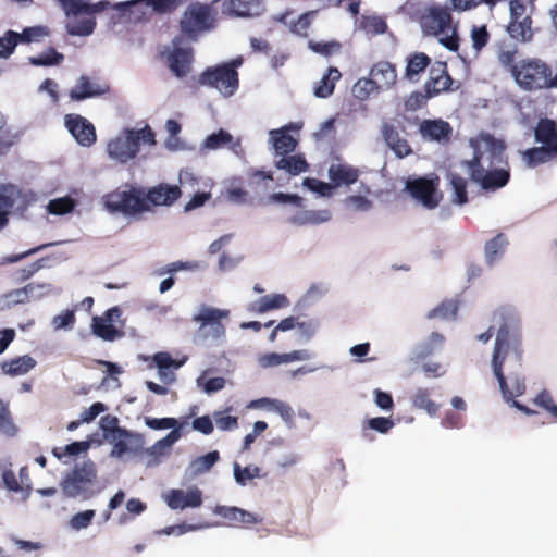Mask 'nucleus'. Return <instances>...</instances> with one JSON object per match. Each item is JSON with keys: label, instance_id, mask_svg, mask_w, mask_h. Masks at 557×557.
Segmentation results:
<instances>
[{"label": "nucleus", "instance_id": "c9c22d12", "mask_svg": "<svg viewBox=\"0 0 557 557\" xmlns=\"http://www.w3.org/2000/svg\"><path fill=\"white\" fill-rule=\"evenodd\" d=\"M508 246V239L504 234H497L487 240L484 246V258L487 265H495L504 256Z\"/></svg>", "mask_w": 557, "mask_h": 557}, {"label": "nucleus", "instance_id": "052dcab7", "mask_svg": "<svg viewBox=\"0 0 557 557\" xmlns=\"http://www.w3.org/2000/svg\"><path fill=\"white\" fill-rule=\"evenodd\" d=\"M145 424L152 430H180L182 432L183 424H180L175 418H145Z\"/></svg>", "mask_w": 557, "mask_h": 557}, {"label": "nucleus", "instance_id": "9d476101", "mask_svg": "<svg viewBox=\"0 0 557 557\" xmlns=\"http://www.w3.org/2000/svg\"><path fill=\"white\" fill-rule=\"evenodd\" d=\"M511 72L517 84L525 90L552 88V70L539 59L522 60Z\"/></svg>", "mask_w": 557, "mask_h": 557}, {"label": "nucleus", "instance_id": "1a4fd4ad", "mask_svg": "<svg viewBox=\"0 0 557 557\" xmlns=\"http://www.w3.org/2000/svg\"><path fill=\"white\" fill-rule=\"evenodd\" d=\"M231 311L208 305H201L194 315V321L199 323L198 336L205 343L220 345L226 337V327L223 321L230 319Z\"/></svg>", "mask_w": 557, "mask_h": 557}, {"label": "nucleus", "instance_id": "79ce46f5", "mask_svg": "<svg viewBox=\"0 0 557 557\" xmlns=\"http://www.w3.org/2000/svg\"><path fill=\"white\" fill-rule=\"evenodd\" d=\"M556 159L557 157L543 146L530 148L522 152V160L529 168H535Z\"/></svg>", "mask_w": 557, "mask_h": 557}, {"label": "nucleus", "instance_id": "a18cd8bd", "mask_svg": "<svg viewBox=\"0 0 557 557\" xmlns=\"http://www.w3.org/2000/svg\"><path fill=\"white\" fill-rule=\"evenodd\" d=\"M532 21L531 16H523V18L511 20L508 25L509 35L521 41H528L532 38Z\"/></svg>", "mask_w": 557, "mask_h": 557}, {"label": "nucleus", "instance_id": "7c9ffc66", "mask_svg": "<svg viewBox=\"0 0 557 557\" xmlns=\"http://www.w3.org/2000/svg\"><path fill=\"white\" fill-rule=\"evenodd\" d=\"M290 302L285 294H269L252 301L248 306V310L253 313H264L271 310L289 307Z\"/></svg>", "mask_w": 557, "mask_h": 557}, {"label": "nucleus", "instance_id": "58836bf2", "mask_svg": "<svg viewBox=\"0 0 557 557\" xmlns=\"http://www.w3.org/2000/svg\"><path fill=\"white\" fill-rule=\"evenodd\" d=\"M430 63V58L422 52H416L408 57L405 78L410 82H418L420 74L424 72Z\"/></svg>", "mask_w": 557, "mask_h": 557}, {"label": "nucleus", "instance_id": "4d7b16f0", "mask_svg": "<svg viewBox=\"0 0 557 557\" xmlns=\"http://www.w3.org/2000/svg\"><path fill=\"white\" fill-rule=\"evenodd\" d=\"M90 447V443L88 441L74 442L64 447H57L52 450V454L59 460L63 459L66 456H76L82 453H86Z\"/></svg>", "mask_w": 557, "mask_h": 557}, {"label": "nucleus", "instance_id": "8fccbe9b", "mask_svg": "<svg viewBox=\"0 0 557 557\" xmlns=\"http://www.w3.org/2000/svg\"><path fill=\"white\" fill-rule=\"evenodd\" d=\"M1 478L8 491L20 493L22 495L23 502L28 499V486L26 488L23 487L18 481V478L10 468L2 469Z\"/></svg>", "mask_w": 557, "mask_h": 557}, {"label": "nucleus", "instance_id": "2f4dec72", "mask_svg": "<svg viewBox=\"0 0 557 557\" xmlns=\"http://www.w3.org/2000/svg\"><path fill=\"white\" fill-rule=\"evenodd\" d=\"M107 90V86L92 83L87 76H81L75 86L71 89L70 97L73 100H83L103 95Z\"/></svg>", "mask_w": 557, "mask_h": 557}, {"label": "nucleus", "instance_id": "a19ab883", "mask_svg": "<svg viewBox=\"0 0 557 557\" xmlns=\"http://www.w3.org/2000/svg\"><path fill=\"white\" fill-rule=\"evenodd\" d=\"M342 74L337 67H330L327 72L314 86V95L318 98L330 97L335 88V84L341 79Z\"/></svg>", "mask_w": 557, "mask_h": 557}, {"label": "nucleus", "instance_id": "3c124183", "mask_svg": "<svg viewBox=\"0 0 557 557\" xmlns=\"http://www.w3.org/2000/svg\"><path fill=\"white\" fill-rule=\"evenodd\" d=\"M208 371H203L196 380V385L203 393L211 395L213 393L220 392L225 387L226 380L222 376L212 377L206 380Z\"/></svg>", "mask_w": 557, "mask_h": 557}, {"label": "nucleus", "instance_id": "6e6d98bb", "mask_svg": "<svg viewBox=\"0 0 557 557\" xmlns=\"http://www.w3.org/2000/svg\"><path fill=\"white\" fill-rule=\"evenodd\" d=\"M230 408L225 410H216L212 413L215 425L221 431H233L238 428V419L228 414Z\"/></svg>", "mask_w": 557, "mask_h": 557}, {"label": "nucleus", "instance_id": "9b49d317", "mask_svg": "<svg viewBox=\"0 0 557 557\" xmlns=\"http://www.w3.org/2000/svg\"><path fill=\"white\" fill-rule=\"evenodd\" d=\"M104 206L112 213H121L125 216H134L149 211L150 207L145 199V194L137 188L115 190L104 197Z\"/></svg>", "mask_w": 557, "mask_h": 557}, {"label": "nucleus", "instance_id": "f3484780", "mask_svg": "<svg viewBox=\"0 0 557 557\" xmlns=\"http://www.w3.org/2000/svg\"><path fill=\"white\" fill-rule=\"evenodd\" d=\"M172 45L173 49L166 58L169 66L177 77H183L190 70L191 48L185 45L181 38H175Z\"/></svg>", "mask_w": 557, "mask_h": 557}, {"label": "nucleus", "instance_id": "2eb2a0df", "mask_svg": "<svg viewBox=\"0 0 557 557\" xmlns=\"http://www.w3.org/2000/svg\"><path fill=\"white\" fill-rule=\"evenodd\" d=\"M406 189L417 202L426 209H433L440 202L441 194L434 180L424 177L408 180Z\"/></svg>", "mask_w": 557, "mask_h": 557}, {"label": "nucleus", "instance_id": "f257e3e1", "mask_svg": "<svg viewBox=\"0 0 557 557\" xmlns=\"http://www.w3.org/2000/svg\"><path fill=\"white\" fill-rule=\"evenodd\" d=\"M497 314L503 323L496 334L492 354L493 374L498 382L504 401L525 414H532L531 409L516 400L527 389L524 376L519 371L522 359L520 317L510 307L500 308Z\"/></svg>", "mask_w": 557, "mask_h": 557}, {"label": "nucleus", "instance_id": "0e129e2a", "mask_svg": "<svg viewBox=\"0 0 557 557\" xmlns=\"http://www.w3.org/2000/svg\"><path fill=\"white\" fill-rule=\"evenodd\" d=\"M395 423L391 418L386 417H375L368 419L363 424V432L367 429L376 431L381 434H387L393 428Z\"/></svg>", "mask_w": 557, "mask_h": 557}, {"label": "nucleus", "instance_id": "a878e982", "mask_svg": "<svg viewBox=\"0 0 557 557\" xmlns=\"http://www.w3.org/2000/svg\"><path fill=\"white\" fill-rule=\"evenodd\" d=\"M181 196V189L176 185L159 184L145 195L147 203L154 206H171Z\"/></svg>", "mask_w": 557, "mask_h": 557}, {"label": "nucleus", "instance_id": "473e14b6", "mask_svg": "<svg viewBox=\"0 0 557 557\" xmlns=\"http://www.w3.org/2000/svg\"><path fill=\"white\" fill-rule=\"evenodd\" d=\"M36 360L29 355H23L1 363L3 374L9 376H21L27 374L36 367Z\"/></svg>", "mask_w": 557, "mask_h": 557}, {"label": "nucleus", "instance_id": "f8f14e48", "mask_svg": "<svg viewBox=\"0 0 557 557\" xmlns=\"http://www.w3.org/2000/svg\"><path fill=\"white\" fill-rule=\"evenodd\" d=\"M180 26L185 36L196 39L199 35L214 28L215 15L210 5L195 2L184 11Z\"/></svg>", "mask_w": 557, "mask_h": 557}, {"label": "nucleus", "instance_id": "5fc2aeb1", "mask_svg": "<svg viewBox=\"0 0 557 557\" xmlns=\"http://www.w3.org/2000/svg\"><path fill=\"white\" fill-rule=\"evenodd\" d=\"M64 57L62 53H59L53 48H49L44 51L39 55L29 57V63L36 66H51L60 64L63 61Z\"/></svg>", "mask_w": 557, "mask_h": 557}, {"label": "nucleus", "instance_id": "aec40b11", "mask_svg": "<svg viewBox=\"0 0 557 557\" xmlns=\"http://www.w3.org/2000/svg\"><path fill=\"white\" fill-rule=\"evenodd\" d=\"M248 409H265L268 411L275 412L281 417L288 429L295 428V412L290 405L287 403L276 399L262 397L251 400L247 405Z\"/></svg>", "mask_w": 557, "mask_h": 557}, {"label": "nucleus", "instance_id": "423d86ee", "mask_svg": "<svg viewBox=\"0 0 557 557\" xmlns=\"http://www.w3.org/2000/svg\"><path fill=\"white\" fill-rule=\"evenodd\" d=\"M421 27L426 35L438 38L440 44L450 51L458 50L456 25L447 8L433 5L421 16Z\"/></svg>", "mask_w": 557, "mask_h": 557}, {"label": "nucleus", "instance_id": "c03bdc74", "mask_svg": "<svg viewBox=\"0 0 557 557\" xmlns=\"http://www.w3.org/2000/svg\"><path fill=\"white\" fill-rule=\"evenodd\" d=\"M275 166L290 175H299L308 170V163L300 154L283 156L275 162Z\"/></svg>", "mask_w": 557, "mask_h": 557}, {"label": "nucleus", "instance_id": "5701e85b", "mask_svg": "<svg viewBox=\"0 0 557 557\" xmlns=\"http://www.w3.org/2000/svg\"><path fill=\"white\" fill-rule=\"evenodd\" d=\"M182 437L180 430H172L166 436L157 441L151 447L146 449V455L150 458L147 462L148 467L158 466L161 458L168 456L173 445Z\"/></svg>", "mask_w": 557, "mask_h": 557}, {"label": "nucleus", "instance_id": "13d9d810", "mask_svg": "<svg viewBox=\"0 0 557 557\" xmlns=\"http://www.w3.org/2000/svg\"><path fill=\"white\" fill-rule=\"evenodd\" d=\"M360 28L368 35H380L386 32L387 25L382 17L362 16L360 18Z\"/></svg>", "mask_w": 557, "mask_h": 557}, {"label": "nucleus", "instance_id": "338daca9", "mask_svg": "<svg viewBox=\"0 0 557 557\" xmlns=\"http://www.w3.org/2000/svg\"><path fill=\"white\" fill-rule=\"evenodd\" d=\"M29 299L24 287L13 289L0 297V309H5L17 304H24Z\"/></svg>", "mask_w": 557, "mask_h": 557}, {"label": "nucleus", "instance_id": "6ab92c4d", "mask_svg": "<svg viewBox=\"0 0 557 557\" xmlns=\"http://www.w3.org/2000/svg\"><path fill=\"white\" fill-rule=\"evenodd\" d=\"M300 125L289 123L278 129L269 132V143L277 156H286L296 149L297 140L289 134V132H298Z\"/></svg>", "mask_w": 557, "mask_h": 557}, {"label": "nucleus", "instance_id": "4c0bfd02", "mask_svg": "<svg viewBox=\"0 0 557 557\" xmlns=\"http://www.w3.org/2000/svg\"><path fill=\"white\" fill-rule=\"evenodd\" d=\"M219 459H220V454L218 450L210 451L203 456L193 459L189 462V465L186 469V472L191 478L199 476V475L210 471L211 468L219 461Z\"/></svg>", "mask_w": 557, "mask_h": 557}, {"label": "nucleus", "instance_id": "e2e57ef3", "mask_svg": "<svg viewBox=\"0 0 557 557\" xmlns=\"http://www.w3.org/2000/svg\"><path fill=\"white\" fill-rule=\"evenodd\" d=\"M18 44V33L8 30L0 37V59L9 58Z\"/></svg>", "mask_w": 557, "mask_h": 557}, {"label": "nucleus", "instance_id": "39448f33", "mask_svg": "<svg viewBox=\"0 0 557 557\" xmlns=\"http://www.w3.org/2000/svg\"><path fill=\"white\" fill-rule=\"evenodd\" d=\"M103 438L112 446L110 456L122 459L126 454H138L145 444L144 436L139 433L120 428L115 416H103L99 421Z\"/></svg>", "mask_w": 557, "mask_h": 557}, {"label": "nucleus", "instance_id": "680f3d73", "mask_svg": "<svg viewBox=\"0 0 557 557\" xmlns=\"http://www.w3.org/2000/svg\"><path fill=\"white\" fill-rule=\"evenodd\" d=\"M458 306L455 300L443 301L436 308L429 312V318H438L443 320L453 319L456 317Z\"/></svg>", "mask_w": 557, "mask_h": 557}, {"label": "nucleus", "instance_id": "4468645a", "mask_svg": "<svg viewBox=\"0 0 557 557\" xmlns=\"http://www.w3.org/2000/svg\"><path fill=\"white\" fill-rule=\"evenodd\" d=\"M200 82L215 88L225 98L233 96L239 86L237 71L223 64L205 71Z\"/></svg>", "mask_w": 557, "mask_h": 557}, {"label": "nucleus", "instance_id": "20e7f679", "mask_svg": "<svg viewBox=\"0 0 557 557\" xmlns=\"http://www.w3.org/2000/svg\"><path fill=\"white\" fill-rule=\"evenodd\" d=\"M156 143V134L149 125L141 128L125 127L108 140L106 151L110 160L126 164L138 156L141 147L150 148Z\"/></svg>", "mask_w": 557, "mask_h": 557}, {"label": "nucleus", "instance_id": "774afa93", "mask_svg": "<svg viewBox=\"0 0 557 557\" xmlns=\"http://www.w3.org/2000/svg\"><path fill=\"white\" fill-rule=\"evenodd\" d=\"M75 313L73 310H64L53 317L51 324L54 331L71 330L75 323Z\"/></svg>", "mask_w": 557, "mask_h": 557}, {"label": "nucleus", "instance_id": "69168bd1", "mask_svg": "<svg viewBox=\"0 0 557 557\" xmlns=\"http://www.w3.org/2000/svg\"><path fill=\"white\" fill-rule=\"evenodd\" d=\"M95 516H96V511L92 509L81 511L78 513H75L70 519L69 524L72 530L81 531V530L87 529L90 525Z\"/></svg>", "mask_w": 557, "mask_h": 557}, {"label": "nucleus", "instance_id": "ddd939ff", "mask_svg": "<svg viewBox=\"0 0 557 557\" xmlns=\"http://www.w3.org/2000/svg\"><path fill=\"white\" fill-rule=\"evenodd\" d=\"M125 323L122 320V310L114 306L101 315H95L91 319L90 329L95 336L104 342H114L124 337L123 331Z\"/></svg>", "mask_w": 557, "mask_h": 557}, {"label": "nucleus", "instance_id": "dca6fc26", "mask_svg": "<svg viewBox=\"0 0 557 557\" xmlns=\"http://www.w3.org/2000/svg\"><path fill=\"white\" fill-rule=\"evenodd\" d=\"M163 500L172 510L198 508L202 505V492L196 487L187 490L172 488L162 495Z\"/></svg>", "mask_w": 557, "mask_h": 557}, {"label": "nucleus", "instance_id": "412c9836", "mask_svg": "<svg viewBox=\"0 0 557 557\" xmlns=\"http://www.w3.org/2000/svg\"><path fill=\"white\" fill-rule=\"evenodd\" d=\"M214 513L228 521L232 527H242L260 523L262 518L253 512L247 511L236 506H216Z\"/></svg>", "mask_w": 557, "mask_h": 557}, {"label": "nucleus", "instance_id": "bb28decb", "mask_svg": "<svg viewBox=\"0 0 557 557\" xmlns=\"http://www.w3.org/2000/svg\"><path fill=\"white\" fill-rule=\"evenodd\" d=\"M370 76L376 85L380 92L391 89L397 81L395 66L389 62H377L370 70Z\"/></svg>", "mask_w": 557, "mask_h": 557}, {"label": "nucleus", "instance_id": "de8ad7c7", "mask_svg": "<svg viewBox=\"0 0 557 557\" xmlns=\"http://www.w3.org/2000/svg\"><path fill=\"white\" fill-rule=\"evenodd\" d=\"M233 475L238 485L245 486L249 481L261 476V469L253 465H248L243 468L235 461L233 462Z\"/></svg>", "mask_w": 557, "mask_h": 557}, {"label": "nucleus", "instance_id": "7ed1b4c3", "mask_svg": "<svg viewBox=\"0 0 557 557\" xmlns=\"http://www.w3.org/2000/svg\"><path fill=\"white\" fill-rule=\"evenodd\" d=\"M186 0H129L117 2L112 8L119 12H126L133 8L145 5L153 11L165 13L176 9ZM66 17V30L72 36H89L94 33L96 21L94 15L111 7L107 0L91 3L90 0H58Z\"/></svg>", "mask_w": 557, "mask_h": 557}, {"label": "nucleus", "instance_id": "49530a36", "mask_svg": "<svg viewBox=\"0 0 557 557\" xmlns=\"http://www.w3.org/2000/svg\"><path fill=\"white\" fill-rule=\"evenodd\" d=\"M76 205L77 203H76L75 199H73L70 196H64V197L51 199L46 205V210L49 214H52V215H65V214L73 212Z\"/></svg>", "mask_w": 557, "mask_h": 557}, {"label": "nucleus", "instance_id": "4be33fe9", "mask_svg": "<svg viewBox=\"0 0 557 557\" xmlns=\"http://www.w3.org/2000/svg\"><path fill=\"white\" fill-rule=\"evenodd\" d=\"M156 367L158 368V377L164 385H172L176 382L175 371L178 370L186 361L174 360L169 352L160 351L152 357Z\"/></svg>", "mask_w": 557, "mask_h": 557}, {"label": "nucleus", "instance_id": "6e6552de", "mask_svg": "<svg viewBox=\"0 0 557 557\" xmlns=\"http://www.w3.org/2000/svg\"><path fill=\"white\" fill-rule=\"evenodd\" d=\"M61 487L64 495L71 498L89 499L95 496L99 492L95 463L88 460L82 465H76L63 478Z\"/></svg>", "mask_w": 557, "mask_h": 557}, {"label": "nucleus", "instance_id": "cd10ccee", "mask_svg": "<svg viewBox=\"0 0 557 557\" xmlns=\"http://www.w3.org/2000/svg\"><path fill=\"white\" fill-rule=\"evenodd\" d=\"M202 149L206 150H218L222 148H228L235 154H239L242 151L240 140L234 139V137L224 129H220L216 133H212L202 143Z\"/></svg>", "mask_w": 557, "mask_h": 557}, {"label": "nucleus", "instance_id": "b1692460", "mask_svg": "<svg viewBox=\"0 0 557 557\" xmlns=\"http://www.w3.org/2000/svg\"><path fill=\"white\" fill-rule=\"evenodd\" d=\"M263 12L260 0H228L223 2V13L236 17L258 16Z\"/></svg>", "mask_w": 557, "mask_h": 557}, {"label": "nucleus", "instance_id": "c85d7f7f", "mask_svg": "<svg viewBox=\"0 0 557 557\" xmlns=\"http://www.w3.org/2000/svg\"><path fill=\"white\" fill-rule=\"evenodd\" d=\"M535 140L557 157V124L553 120L543 119L537 123Z\"/></svg>", "mask_w": 557, "mask_h": 557}, {"label": "nucleus", "instance_id": "f03ea898", "mask_svg": "<svg viewBox=\"0 0 557 557\" xmlns=\"http://www.w3.org/2000/svg\"><path fill=\"white\" fill-rule=\"evenodd\" d=\"M473 151L471 160L462 162L470 178L482 189L495 191L507 185L510 170L505 154V144L487 133L469 139Z\"/></svg>", "mask_w": 557, "mask_h": 557}, {"label": "nucleus", "instance_id": "37998d69", "mask_svg": "<svg viewBox=\"0 0 557 557\" xmlns=\"http://www.w3.org/2000/svg\"><path fill=\"white\" fill-rule=\"evenodd\" d=\"M412 405L417 409L425 410L430 417H435L440 405L431 399V393L428 388L418 387L412 394Z\"/></svg>", "mask_w": 557, "mask_h": 557}, {"label": "nucleus", "instance_id": "09e8293b", "mask_svg": "<svg viewBox=\"0 0 557 557\" xmlns=\"http://www.w3.org/2000/svg\"><path fill=\"white\" fill-rule=\"evenodd\" d=\"M380 92L372 78H359L352 86V95L358 100H367Z\"/></svg>", "mask_w": 557, "mask_h": 557}, {"label": "nucleus", "instance_id": "a211bd4d", "mask_svg": "<svg viewBox=\"0 0 557 557\" xmlns=\"http://www.w3.org/2000/svg\"><path fill=\"white\" fill-rule=\"evenodd\" d=\"M65 126L81 146L89 147L96 141L95 127L85 117L77 114H67Z\"/></svg>", "mask_w": 557, "mask_h": 557}, {"label": "nucleus", "instance_id": "f704fd0d", "mask_svg": "<svg viewBox=\"0 0 557 557\" xmlns=\"http://www.w3.org/2000/svg\"><path fill=\"white\" fill-rule=\"evenodd\" d=\"M18 196L20 191L15 186L0 185V230L8 224V215Z\"/></svg>", "mask_w": 557, "mask_h": 557}, {"label": "nucleus", "instance_id": "ea45409f", "mask_svg": "<svg viewBox=\"0 0 557 557\" xmlns=\"http://www.w3.org/2000/svg\"><path fill=\"white\" fill-rule=\"evenodd\" d=\"M444 343L445 337L437 332H433L416 346L414 354L417 358L424 359L434 352L440 351L443 348Z\"/></svg>", "mask_w": 557, "mask_h": 557}, {"label": "nucleus", "instance_id": "0eeeda50", "mask_svg": "<svg viewBox=\"0 0 557 557\" xmlns=\"http://www.w3.org/2000/svg\"><path fill=\"white\" fill-rule=\"evenodd\" d=\"M268 201L299 209L296 212L290 209L285 211L286 221L292 225H318L329 222L332 218L329 209L305 210L304 199L296 194L274 193L269 196Z\"/></svg>", "mask_w": 557, "mask_h": 557}, {"label": "nucleus", "instance_id": "864d4df0", "mask_svg": "<svg viewBox=\"0 0 557 557\" xmlns=\"http://www.w3.org/2000/svg\"><path fill=\"white\" fill-rule=\"evenodd\" d=\"M320 322L317 319H307L297 321V335L300 341L307 343L310 342L318 333Z\"/></svg>", "mask_w": 557, "mask_h": 557}, {"label": "nucleus", "instance_id": "c756f323", "mask_svg": "<svg viewBox=\"0 0 557 557\" xmlns=\"http://www.w3.org/2000/svg\"><path fill=\"white\" fill-rule=\"evenodd\" d=\"M420 133L424 139L442 143L448 140L451 127L443 120H424L420 124Z\"/></svg>", "mask_w": 557, "mask_h": 557}, {"label": "nucleus", "instance_id": "603ef678", "mask_svg": "<svg viewBox=\"0 0 557 557\" xmlns=\"http://www.w3.org/2000/svg\"><path fill=\"white\" fill-rule=\"evenodd\" d=\"M448 180L454 194L453 201L457 205H465L468 201L467 181L455 173H449Z\"/></svg>", "mask_w": 557, "mask_h": 557}, {"label": "nucleus", "instance_id": "bf43d9fd", "mask_svg": "<svg viewBox=\"0 0 557 557\" xmlns=\"http://www.w3.org/2000/svg\"><path fill=\"white\" fill-rule=\"evenodd\" d=\"M49 35V29L46 26L37 25L32 27H26L23 29L21 34H18V42L22 44H30L37 42L41 38Z\"/></svg>", "mask_w": 557, "mask_h": 557}, {"label": "nucleus", "instance_id": "72a5a7b5", "mask_svg": "<svg viewBox=\"0 0 557 557\" xmlns=\"http://www.w3.org/2000/svg\"><path fill=\"white\" fill-rule=\"evenodd\" d=\"M358 170L349 164L333 163L329 168V177L335 186L350 185L358 180Z\"/></svg>", "mask_w": 557, "mask_h": 557}, {"label": "nucleus", "instance_id": "e433bc0d", "mask_svg": "<svg viewBox=\"0 0 557 557\" xmlns=\"http://www.w3.org/2000/svg\"><path fill=\"white\" fill-rule=\"evenodd\" d=\"M387 146L394 151L398 158H405L411 153V148L407 140L400 137L394 126L384 125L382 129Z\"/></svg>", "mask_w": 557, "mask_h": 557}, {"label": "nucleus", "instance_id": "393cba45", "mask_svg": "<svg viewBox=\"0 0 557 557\" xmlns=\"http://www.w3.org/2000/svg\"><path fill=\"white\" fill-rule=\"evenodd\" d=\"M451 78L447 73L446 63L436 62L430 70L425 90L429 97L445 91L450 87Z\"/></svg>", "mask_w": 557, "mask_h": 557}]
</instances>
